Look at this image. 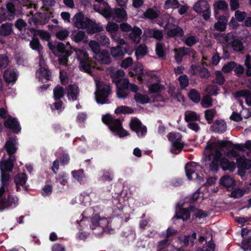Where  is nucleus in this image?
Segmentation results:
<instances>
[{"label": "nucleus", "mask_w": 251, "mask_h": 251, "mask_svg": "<svg viewBox=\"0 0 251 251\" xmlns=\"http://www.w3.org/2000/svg\"><path fill=\"white\" fill-rule=\"evenodd\" d=\"M102 121L108 126L110 130L120 138L129 135L128 131L123 128L122 123L119 119H114L110 114H105L102 117Z\"/></svg>", "instance_id": "obj_1"}, {"label": "nucleus", "mask_w": 251, "mask_h": 251, "mask_svg": "<svg viewBox=\"0 0 251 251\" xmlns=\"http://www.w3.org/2000/svg\"><path fill=\"white\" fill-rule=\"evenodd\" d=\"M18 205V198L16 196L9 194L7 196H4L3 198H0V212L6 209H13Z\"/></svg>", "instance_id": "obj_2"}, {"label": "nucleus", "mask_w": 251, "mask_h": 251, "mask_svg": "<svg viewBox=\"0 0 251 251\" xmlns=\"http://www.w3.org/2000/svg\"><path fill=\"white\" fill-rule=\"evenodd\" d=\"M174 52L175 59L178 64L181 63L185 56H191L194 60L197 57V52L191 48L180 47L175 49Z\"/></svg>", "instance_id": "obj_3"}, {"label": "nucleus", "mask_w": 251, "mask_h": 251, "mask_svg": "<svg viewBox=\"0 0 251 251\" xmlns=\"http://www.w3.org/2000/svg\"><path fill=\"white\" fill-rule=\"evenodd\" d=\"M111 94V88L109 85H106L96 92V100L98 104H103L109 103L108 99Z\"/></svg>", "instance_id": "obj_4"}, {"label": "nucleus", "mask_w": 251, "mask_h": 251, "mask_svg": "<svg viewBox=\"0 0 251 251\" xmlns=\"http://www.w3.org/2000/svg\"><path fill=\"white\" fill-rule=\"evenodd\" d=\"M214 17L217 22L214 24V30L219 32L225 31L227 27L228 14L225 13L222 15H214Z\"/></svg>", "instance_id": "obj_5"}, {"label": "nucleus", "mask_w": 251, "mask_h": 251, "mask_svg": "<svg viewBox=\"0 0 251 251\" xmlns=\"http://www.w3.org/2000/svg\"><path fill=\"white\" fill-rule=\"evenodd\" d=\"M167 31V35L170 38L184 36V31L181 27L174 24L168 22L164 27Z\"/></svg>", "instance_id": "obj_6"}, {"label": "nucleus", "mask_w": 251, "mask_h": 251, "mask_svg": "<svg viewBox=\"0 0 251 251\" xmlns=\"http://www.w3.org/2000/svg\"><path fill=\"white\" fill-rule=\"evenodd\" d=\"M169 141L172 143V148L176 151L182 150L184 144L181 142L182 135L177 132H170L167 135Z\"/></svg>", "instance_id": "obj_7"}, {"label": "nucleus", "mask_w": 251, "mask_h": 251, "mask_svg": "<svg viewBox=\"0 0 251 251\" xmlns=\"http://www.w3.org/2000/svg\"><path fill=\"white\" fill-rule=\"evenodd\" d=\"M130 127L132 131H135L138 137H143L146 134L147 128L143 125L141 122L138 119L131 120L130 123Z\"/></svg>", "instance_id": "obj_8"}, {"label": "nucleus", "mask_w": 251, "mask_h": 251, "mask_svg": "<svg viewBox=\"0 0 251 251\" xmlns=\"http://www.w3.org/2000/svg\"><path fill=\"white\" fill-rule=\"evenodd\" d=\"M93 58L101 64L109 65L112 62L110 52L106 49L101 50L97 54H94Z\"/></svg>", "instance_id": "obj_9"}, {"label": "nucleus", "mask_w": 251, "mask_h": 251, "mask_svg": "<svg viewBox=\"0 0 251 251\" xmlns=\"http://www.w3.org/2000/svg\"><path fill=\"white\" fill-rule=\"evenodd\" d=\"M128 51V46L117 45L111 47L110 52L111 55L116 60H121Z\"/></svg>", "instance_id": "obj_10"}, {"label": "nucleus", "mask_w": 251, "mask_h": 251, "mask_svg": "<svg viewBox=\"0 0 251 251\" xmlns=\"http://www.w3.org/2000/svg\"><path fill=\"white\" fill-rule=\"evenodd\" d=\"M7 14L4 11H1V17L3 19V21H12L13 20L16 15V6L12 2H6V4Z\"/></svg>", "instance_id": "obj_11"}, {"label": "nucleus", "mask_w": 251, "mask_h": 251, "mask_svg": "<svg viewBox=\"0 0 251 251\" xmlns=\"http://www.w3.org/2000/svg\"><path fill=\"white\" fill-rule=\"evenodd\" d=\"M236 163L238 169L237 173H246V170L251 169V159H247L245 156L237 158Z\"/></svg>", "instance_id": "obj_12"}, {"label": "nucleus", "mask_w": 251, "mask_h": 251, "mask_svg": "<svg viewBox=\"0 0 251 251\" xmlns=\"http://www.w3.org/2000/svg\"><path fill=\"white\" fill-rule=\"evenodd\" d=\"M74 18L75 19L74 25L78 28L85 29L88 26V24L91 22V19L85 18L82 12L76 13Z\"/></svg>", "instance_id": "obj_13"}, {"label": "nucleus", "mask_w": 251, "mask_h": 251, "mask_svg": "<svg viewBox=\"0 0 251 251\" xmlns=\"http://www.w3.org/2000/svg\"><path fill=\"white\" fill-rule=\"evenodd\" d=\"M4 126L12 130L13 132L16 134L19 133L21 130L20 124L16 118H12L11 116L4 123Z\"/></svg>", "instance_id": "obj_14"}, {"label": "nucleus", "mask_w": 251, "mask_h": 251, "mask_svg": "<svg viewBox=\"0 0 251 251\" xmlns=\"http://www.w3.org/2000/svg\"><path fill=\"white\" fill-rule=\"evenodd\" d=\"M196 207L190 206L188 209L180 208L176 212L175 217L177 219H182L183 221H187L190 217V212L195 211Z\"/></svg>", "instance_id": "obj_15"}, {"label": "nucleus", "mask_w": 251, "mask_h": 251, "mask_svg": "<svg viewBox=\"0 0 251 251\" xmlns=\"http://www.w3.org/2000/svg\"><path fill=\"white\" fill-rule=\"evenodd\" d=\"M220 184L226 189V190L230 191L234 189L236 185V181L233 177L229 176L226 175L222 176L220 179Z\"/></svg>", "instance_id": "obj_16"}, {"label": "nucleus", "mask_w": 251, "mask_h": 251, "mask_svg": "<svg viewBox=\"0 0 251 251\" xmlns=\"http://www.w3.org/2000/svg\"><path fill=\"white\" fill-rule=\"evenodd\" d=\"M185 173H204L205 170L203 167L199 163L189 161L185 165Z\"/></svg>", "instance_id": "obj_17"}, {"label": "nucleus", "mask_w": 251, "mask_h": 251, "mask_svg": "<svg viewBox=\"0 0 251 251\" xmlns=\"http://www.w3.org/2000/svg\"><path fill=\"white\" fill-rule=\"evenodd\" d=\"M143 70L142 64L138 62L130 71L129 74L131 76H136L140 81H142L144 79H145Z\"/></svg>", "instance_id": "obj_18"}, {"label": "nucleus", "mask_w": 251, "mask_h": 251, "mask_svg": "<svg viewBox=\"0 0 251 251\" xmlns=\"http://www.w3.org/2000/svg\"><path fill=\"white\" fill-rule=\"evenodd\" d=\"M214 15H221L220 11L224 13L227 11L228 7L227 3L224 0L215 1L213 4Z\"/></svg>", "instance_id": "obj_19"}, {"label": "nucleus", "mask_w": 251, "mask_h": 251, "mask_svg": "<svg viewBox=\"0 0 251 251\" xmlns=\"http://www.w3.org/2000/svg\"><path fill=\"white\" fill-rule=\"evenodd\" d=\"M79 94L78 87L75 84H70L67 89V97L69 100L72 99L73 101L76 100Z\"/></svg>", "instance_id": "obj_20"}, {"label": "nucleus", "mask_w": 251, "mask_h": 251, "mask_svg": "<svg viewBox=\"0 0 251 251\" xmlns=\"http://www.w3.org/2000/svg\"><path fill=\"white\" fill-rule=\"evenodd\" d=\"M211 128L214 132L223 133L226 130V124L224 120H216Z\"/></svg>", "instance_id": "obj_21"}, {"label": "nucleus", "mask_w": 251, "mask_h": 251, "mask_svg": "<svg viewBox=\"0 0 251 251\" xmlns=\"http://www.w3.org/2000/svg\"><path fill=\"white\" fill-rule=\"evenodd\" d=\"M26 174H17L15 176L14 182L16 185H20L23 187L25 191H28V186L26 185L27 180Z\"/></svg>", "instance_id": "obj_22"}, {"label": "nucleus", "mask_w": 251, "mask_h": 251, "mask_svg": "<svg viewBox=\"0 0 251 251\" xmlns=\"http://www.w3.org/2000/svg\"><path fill=\"white\" fill-rule=\"evenodd\" d=\"M236 98L244 97L245 99L246 104L251 106V91L248 89H243L237 91L235 93Z\"/></svg>", "instance_id": "obj_23"}, {"label": "nucleus", "mask_w": 251, "mask_h": 251, "mask_svg": "<svg viewBox=\"0 0 251 251\" xmlns=\"http://www.w3.org/2000/svg\"><path fill=\"white\" fill-rule=\"evenodd\" d=\"M16 138V136L11 137L5 143V148L8 155H13L16 152L17 150L15 146Z\"/></svg>", "instance_id": "obj_24"}, {"label": "nucleus", "mask_w": 251, "mask_h": 251, "mask_svg": "<svg viewBox=\"0 0 251 251\" xmlns=\"http://www.w3.org/2000/svg\"><path fill=\"white\" fill-rule=\"evenodd\" d=\"M13 32V24L10 23L2 24L0 26V36L7 37Z\"/></svg>", "instance_id": "obj_25"}, {"label": "nucleus", "mask_w": 251, "mask_h": 251, "mask_svg": "<svg viewBox=\"0 0 251 251\" xmlns=\"http://www.w3.org/2000/svg\"><path fill=\"white\" fill-rule=\"evenodd\" d=\"M85 29H87L86 31L89 34H93L103 30V27L100 24H97L91 20V22L88 24V26Z\"/></svg>", "instance_id": "obj_26"}, {"label": "nucleus", "mask_w": 251, "mask_h": 251, "mask_svg": "<svg viewBox=\"0 0 251 251\" xmlns=\"http://www.w3.org/2000/svg\"><path fill=\"white\" fill-rule=\"evenodd\" d=\"M130 31L131 32L129 34V38L134 43H139L142 33V30L139 27L135 26Z\"/></svg>", "instance_id": "obj_27"}, {"label": "nucleus", "mask_w": 251, "mask_h": 251, "mask_svg": "<svg viewBox=\"0 0 251 251\" xmlns=\"http://www.w3.org/2000/svg\"><path fill=\"white\" fill-rule=\"evenodd\" d=\"M210 5L205 0H200L197 1L194 5L193 9L198 14L201 13L202 11L208 9Z\"/></svg>", "instance_id": "obj_28"}, {"label": "nucleus", "mask_w": 251, "mask_h": 251, "mask_svg": "<svg viewBox=\"0 0 251 251\" xmlns=\"http://www.w3.org/2000/svg\"><path fill=\"white\" fill-rule=\"evenodd\" d=\"M220 166L223 171L233 172L236 168V163L233 161H229L226 159H222L220 161Z\"/></svg>", "instance_id": "obj_29"}, {"label": "nucleus", "mask_w": 251, "mask_h": 251, "mask_svg": "<svg viewBox=\"0 0 251 251\" xmlns=\"http://www.w3.org/2000/svg\"><path fill=\"white\" fill-rule=\"evenodd\" d=\"M79 68L80 71L87 73L91 76L93 75V72L91 70L92 65L89 60L80 59Z\"/></svg>", "instance_id": "obj_30"}, {"label": "nucleus", "mask_w": 251, "mask_h": 251, "mask_svg": "<svg viewBox=\"0 0 251 251\" xmlns=\"http://www.w3.org/2000/svg\"><path fill=\"white\" fill-rule=\"evenodd\" d=\"M3 78L7 83H14L17 79V75L14 70L7 69L4 73Z\"/></svg>", "instance_id": "obj_31"}, {"label": "nucleus", "mask_w": 251, "mask_h": 251, "mask_svg": "<svg viewBox=\"0 0 251 251\" xmlns=\"http://www.w3.org/2000/svg\"><path fill=\"white\" fill-rule=\"evenodd\" d=\"M14 167V163L10 159L3 160L0 164L1 173H12Z\"/></svg>", "instance_id": "obj_32"}, {"label": "nucleus", "mask_w": 251, "mask_h": 251, "mask_svg": "<svg viewBox=\"0 0 251 251\" xmlns=\"http://www.w3.org/2000/svg\"><path fill=\"white\" fill-rule=\"evenodd\" d=\"M219 144L220 146L225 147L226 148H233L240 151H244V148L245 147V145L243 146L239 144H233V143L229 140H226V141H220Z\"/></svg>", "instance_id": "obj_33"}, {"label": "nucleus", "mask_w": 251, "mask_h": 251, "mask_svg": "<svg viewBox=\"0 0 251 251\" xmlns=\"http://www.w3.org/2000/svg\"><path fill=\"white\" fill-rule=\"evenodd\" d=\"M30 47L34 50H36L39 55L41 54L43 50V47L40 43L39 39L35 35L32 38L29 43Z\"/></svg>", "instance_id": "obj_34"}, {"label": "nucleus", "mask_w": 251, "mask_h": 251, "mask_svg": "<svg viewBox=\"0 0 251 251\" xmlns=\"http://www.w3.org/2000/svg\"><path fill=\"white\" fill-rule=\"evenodd\" d=\"M65 94V89L61 85H57L53 89V99L55 100H58L63 98Z\"/></svg>", "instance_id": "obj_35"}, {"label": "nucleus", "mask_w": 251, "mask_h": 251, "mask_svg": "<svg viewBox=\"0 0 251 251\" xmlns=\"http://www.w3.org/2000/svg\"><path fill=\"white\" fill-rule=\"evenodd\" d=\"M197 234L195 232H193L191 234L184 235L183 239H180V242L183 244V246L187 247L190 243L192 246L194 244V242L196 239Z\"/></svg>", "instance_id": "obj_36"}, {"label": "nucleus", "mask_w": 251, "mask_h": 251, "mask_svg": "<svg viewBox=\"0 0 251 251\" xmlns=\"http://www.w3.org/2000/svg\"><path fill=\"white\" fill-rule=\"evenodd\" d=\"M102 221L105 222V223H107L106 219H101L98 214H96L91 219V225H90V228L92 229H95L98 226H101L100 222Z\"/></svg>", "instance_id": "obj_37"}, {"label": "nucleus", "mask_w": 251, "mask_h": 251, "mask_svg": "<svg viewBox=\"0 0 251 251\" xmlns=\"http://www.w3.org/2000/svg\"><path fill=\"white\" fill-rule=\"evenodd\" d=\"M222 156L221 151L219 149H215L212 152H209L208 154L205 155V159L210 161L213 157V160L221 161Z\"/></svg>", "instance_id": "obj_38"}, {"label": "nucleus", "mask_w": 251, "mask_h": 251, "mask_svg": "<svg viewBox=\"0 0 251 251\" xmlns=\"http://www.w3.org/2000/svg\"><path fill=\"white\" fill-rule=\"evenodd\" d=\"M148 33L149 37H152L157 40H160L163 37L162 30L156 28L149 29Z\"/></svg>", "instance_id": "obj_39"}, {"label": "nucleus", "mask_w": 251, "mask_h": 251, "mask_svg": "<svg viewBox=\"0 0 251 251\" xmlns=\"http://www.w3.org/2000/svg\"><path fill=\"white\" fill-rule=\"evenodd\" d=\"M73 53L72 50H69L66 53L61 54L58 56V61L60 65L67 66L68 62V57Z\"/></svg>", "instance_id": "obj_40"}, {"label": "nucleus", "mask_w": 251, "mask_h": 251, "mask_svg": "<svg viewBox=\"0 0 251 251\" xmlns=\"http://www.w3.org/2000/svg\"><path fill=\"white\" fill-rule=\"evenodd\" d=\"M189 99L194 102L198 103L200 101L201 96L199 92L195 89H192L188 93Z\"/></svg>", "instance_id": "obj_41"}, {"label": "nucleus", "mask_w": 251, "mask_h": 251, "mask_svg": "<svg viewBox=\"0 0 251 251\" xmlns=\"http://www.w3.org/2000/svg\"><path fill=\"white\" fill-rule=\"evenodd\" d=\"M215 74L216 78L212 80V83L217 84L219 85H222L224 84L226 79L222 73L220 71H216Z\"/></svg>", "instance_id": "obj_42"}, {"label": "nucleus", "mask_w": 251, "mask_h": 251, "mask_svg": "<svg viewBox=\"0 0 251 251\" xmlns=\"http://www.w3.org/2000/svg\"><path fill=\"white\" fill-rule=\"evenodd\" d=\"M231 45L233 50L236 51H242L244 49L242 42L239 39H233L231 42Z\"/></svg>", "instance_id": "obj_43"}, {"label": "nucleus", "mask_w": 251, "mask_h": 251, "mask_svg": "<svg viewBox=\"0 0 251 251\" xmlns=\"http://www.w3.org/2000/svg\"><path fill=\"white\" fill-rule=\"evenodd\" d=\"M216 114V111L215 109H207L204 111V117L208 124H212Z\"/></svg>", "instance_id": "obj_44"}, {"label": "nucleus", "mask_w": 251, "mask_h": 251, "mask_svg": "<svg viewBox=\"0 0 251 251\" xmlns=\"http://www.w3.org/2000/svg\"><path fill=\"white\" fill-rule=\"evenodd\" d=\"M134 98L137 102L142 104L149 103L150 101V99L147 95H144L140 93H136Z\"/></svg>", "instance_id": "obj_45"}, {"label": "nucleus", "mask_w": 251, "mask_h": 251, "mask_svg": "<svg viewBox=\"0 0 251 251\" xmlns=\"http://www.w3.org/2000/svg\"><path fill=\"white\" fill-rule=\"evenodd\" d=\"M220 141H226V140H218L216 142L210 143L207 142L206 146L205 148V149L209 151V152H212L215 149V147H218L220 149H222L225 148V147H222L220 146L219 142Z\"/></svg>", "instance_id": "obj_46"}, {"label": "nucleus", "mask_w": 251, "mask_h": 251, "mask_svg": "<svg viewBox=\"0 0 251 251\" xmlns=\"http://www.w3.org/2000/svg\"><path fill=\"white\" fill-rule=\"evenodd\" d=\"M114 14L117 18L122 21H125L126 20V12L124 8H115L114 9Z\"/></svg>", "instance_id": "obj_47"}, {"label": "nucleus", "mask_w": 251, "mask_h": 251, "mask_svg": "<svg viewBox=\"0 0 251 251\" xmlns=\"http://www.w3.org/2000/svg\"><path fill=\"white\" fill-rule=\"evenodd\" d=\"M148 53V48L145 44H140L135 50V55L137 57L143 56Z\"/></svg>", "instance_id": "obj_48"}, {"label": "nucleus", "mask_w": 251, "mask_h": 251, "mask_svg": "<svg viewBox=\"0 0 251 251\" xmlns=\"http://www.w3.org/2000/svg\"><path fill=\"white\" fill-rule=\"evenodd\" d=\"M185 120L187 122L200 121V116L196 112L191 111L185 115Z\"/></svg>", "instance_id": "obj_49"}, {"label": "nucleus", "mask_w": 251, "mask_h": 251, "mask_svg": "<svg viewBox=\"0 0 251 251\" xmlns=\"http://www.w3.org/2000/svg\"><path fill=\"white\" fill-rule=\"evenodd\" d=\"M155 52L156 55L159 58L165 59L166 57V54L163 49V44L161 43H157L156 45Z\"/></svg>", "instance_id": "obj_50"}, {"label": "nucleus", "mask_w": 251, "mask_h": 251, "mask_svg": "<svg viewBox=\"0 0 251 251\" xmlns=\"http://www.w3.org/2000/svg\"><path fill=\"white\" fill-rule=\"evenodd\" d=\"M133 112L132 108L126 106H120L118 107L115 110V113L118 114H132Z\"/></svg>", "instance_id": "obj_51"}, {"label": "nucleus", "mask_w": 251, "mask_h": 251, "mask_svg": "<svg viewBox=\"0 0 251 251\" xmlns=\"http://www.w3.org/2000/svg\"><path fill=\"white\" fill-rule=\"evenodd\" d=\"M144 16L145 18L150 20H152L157 18L158 15L156 11L151 8H149L144 12Z\"/></svg>", "instance_id": "obj_52"}, {"label": "nucleus", "mask_w": 251, "mask_h": 251, "mask_svg": "<svg viewBox=\"0 0 251 251\" xmlns=\"http://www.w3.org/2000/svg\"><path fill=\"white\" fill-rule=\"evenodd\" d=\"M85 37V32L82 30H79L77 31L73 37L72 35H71L72 39L75 43H80L82 42Z\"/></svg>", "instance_id": "obj_53"}, {"label": "nucleus", "mask_w": 251, "mask_h": 251, "mask_svg": "<svg viewBox=\"0 0 251 251\" xmlns=\"http://www.w3.org/2000/svg\"><path fill=\"white\" fill-rule=\"evenodd\" d=\"M163 86L158 83H154L149 87V91L151 94L160 93Z\"/></svg>", "instance_id": "obj_54"}, {"label": "nucleus", "mask_w": 251, "mask_h": 251, "mask_svg": "<svg viewBox=\"0 0 251 251\" xmlns=\"http://www.w3.org/2000/svg\"><path fill=\"white\" fill-rule=\"evenodd\" d=\"M237 66V63L234 61H230L222 67V70L224 73H228Z\"/></svg>", "instance_id": "obj_55"}, {"label": "nucleus", "mask_w": 251, "mask_h": 251, "mask_svg": "<svg viewBox=\"0 0 251 251\" xmlns=\"http://www.w3.org/2000/svg\"><path fill=\"white\" fill-rule=\"evenodd\" d=\"M0 181L1 186L7 188L11 181L9 174H1Z\"/></svg>", "instance_id": "obj_56"}, {"label": "nucleus", "mask_w": 251, "mask_h": 251, "mask_svg": "<svg viewBox=\"0 0 251 251\" xmlns=\"http://www.w3.org/2000/svg\"><path fill=\"white\" fill-rule=\"evenodd\" d=\"M89 45L94 54H97L101 50L99 43L96 41H90Z\"/></svg>", "instance_id": "obj_57"}, {"label": "nucleus", "mask_w": 251, "mask_h": 251, "mask_svg": "<svg viewBox=\"0 0 251 251\" xmlns=\"http://www.w3.org/2000/svg\"><path fill=\"white\" fill-rule=\"evenodd\" d=\"M178 80L181 89L185 88L189 84V79L187 75H183L179 76Z\"/></svg>", "instance_id": "obj_58"}, {"label": "nucleus", "mask_w": 251, "mask_h": 251, "mask_svg": "<svg viewBox=\"0 0 251 251\" xmlns=\"http://www.w3.org/2000/svg\"><path fill=\"white\" fill-rule=\"evenodd\" d=\"M183 41L185 45L191 47L195 45L198 42V40L195 36L191 35L185 38Z\"/></svg>", "instance_id": "obj_59"}, {"label": "nucleus", "mask_w": 251, "mask_h": 251, "mask_svg": "<svg viewBox=\"0 0 251 251\" xmlns=\"http://www.w3.org/2000/svg\"><path fill=\"white\" fill-rule=\"evenodd\" d=\"M119 25L118 24L113 22H108L106 26V30L110 33H115L117 32L119 29Z\"/></svg>", "instance_id": "obj_60"}, {"label": "nucleus", "mask_w": 251, "mask_h": 251, "mask_svg": "<svg viewBox=\"0 0 251 251\" xmlns=\"http://www.w3.org/2000/svg\"><path fill=\"white\" fill-rule=\"evenodd\" d=\"M61 165L65 166L69 164L70 158L67 153H62L58 157V159Z\"/></svg>", "instance_id": "obj_61"}, {"label": "nucleus", "mask_w": 251, "mask_h": 251, "mask_svg": "<svg viewBox=\"0 0 251 251\" xmlns=\"http://www.w3.org/2000/svg\"><path fill=\"white\" fill-rule=\"evenodd\" d=\"M9 64L8 56L4 54H0V70H2L6 68Z\"/></svg>", "instance_id": "obj_62"}, {"label": "nucleus", "mask_w": 251, "mask_h": 251, "mask_svg": "<svg viewBox=\"0 0 251 251\" xmlns=\"http://www.w3.org/2000/svg\"><path fill=\"white\" fill-rule=\"evenodd\" d=\"M69 35V32L68 30H61L57 31L55 34V36L60 40H64Z\"/></svg>", "instance_id": "obj_63"}, {"label": "nucleus", "mask_w": 251, "mask_h": 251, "mask_svg": "<svg viewBox=\"0 0 251 251\" xmlns=\"http://www.w3.org/2000/svg\"><path fill=\"white\" fill-rule=\"evenodd\" d=\"M242 248L244 251L251 250V236L247 239H244L243 240Z\"/></svg>", "instance_id": "obj_64"}]
</instances>
